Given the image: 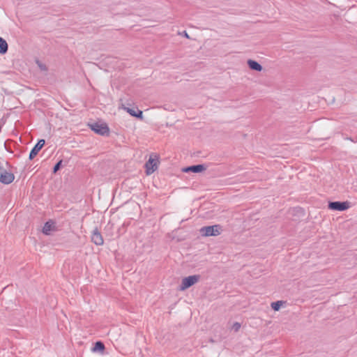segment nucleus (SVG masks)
<instances>
[{
	"instance_id": "f257e3e1",
	"label": "nucleus",
	"mask_w": 357,
	"mask_h": 357,
	"mask_svg": "<svg viewBox=\"0 0 357 357\" xmlns=\"http://www.w3.org/2000/svg\"><path fill=\"white\" fill-rule=\"evenodd\" d=\"M222 227L220 225L203 227L200 233L204 236H216L221 234Z\"/></svg>"
},
{
	"instance_id": "f03ea898",
	"label": "nucleus",
	"mask_w": 357,
	"mask_h": 357,
	"mask_svg": "<svg viewBox=\"0 0 357 357\" xmlns=\"http://www.w3.org/2000/svg\"><path fill=\"white\" fill-rule=\"evenodd\" d=\"M91 129L94 131L96 133L100 135H107L109 132V129L107 125L105 123H100L98 122L93 123L89 124Z\"/></svg>"
},
{
	"instance_id": "7ed1b4c3",
	"label": "nucleus",
	"mask_w": 357,
	"mask_h": 357,
	"mask_svg": "<svg viewBox=\"0 0 357 357\" xmlns=\"http://www.w3.org/2000/svg\"><path fill=\"white\" fill-rule=\"evenodd\" d=\"M200 279V275H193L188 277H185L182 280L181 284L180 286V290H185L195 283H197Z\"/></svg>"
},
{
	"instance_id": "20e7f679",
	"label": "nucleus",
	"mask_w": 357,
	"mask_h": 357,
	"mask_svg": "<svg viewBox=\"0 0 357 357\" xmlns=\"http://www.w3.org/2000/svg\"><path fill=\"white\" fill-rule=\"evenodd\" d=\"M15 178L13 174L8 172L7 170L0 167V182L4 184L11 183Z\"/></svg>"
},
{
	"instance_id": "39448f33",
	"label": "nucleus",
	"mask_w": 357,
	"mask_h": 357,
	"mask_svg": "<svg viewBox=\"0 0 357 357\" xmlns=\"http://www.w3.org/2000/svg\"><path fill=\"white\" fill-rule=\"evenodd\" d=\"M349 207V204L347 202H331L328 204V208L333 211H342Z\"/></svg>"
},
{
	"instance_id": "423d86ee",
	"label": "nucleus",
	"mask_w": 357,
	"mask_h": 357,
	"mask_svg": "<svg viewBox=\"0 0 357 357\" xmlns=\"http://www.w3.org/2000/svg\"><path fill=\"white\" fill-rule=\"evenodd\" d=\"M145 167H146V174L147 175L151 174L158 168V160L150 157L149 160L146 162Z\"/></svg>"
},
{
	"instance_id": "0eeeda50",
	"label": "nucleus",
	"mask_w": 357,
	"mask_h": 357,
	"mask_svg": "<svg viewBox=\"0 0 357 357\" xmlns=\"http://www.w3.org/2000/svg\"><path fill=\"white\" fill-rule=\"evenodd\" d=\"M91 241L96 245H102L104 243L103 238L97 227L92 231Z\"/></svg>"
},
{
	"instance_id": "6e6552de",
	"label": "nucleus",
	"mask_w": 357,
	"mask_h": 357,
	"mask_svg": "<svg viewBox=\"0 0 357 357\" xmlns=\"http://www.w3.org/2000/svg\"><path fill=\"white\" fill-rule=\"evenodd\" d=\"M45 142L44 139H40L38 140V143L33 146V148L31 149L29 158V160H33L38 153V152L40 151V149L43 147L45 145Z\"/></svg>"
},
{
	"instance_id": "1a4fd4ad",
	"label": "nucleus",
	"mask_w": 357,
	"mask_h": 357,
	"mask_svg": "<svg viewBox=\"0 0 357 357\" xmlns=\"http://www.w3.org/2000/svg\"><path fill=\"white\" fill-rule=\"evenodd\" d=\"M206 169V167L204 165H192L190 167H187L183 169L184 172H194V173H199Z\"/></svg>"
},
{
	"instance_id": "9d476101",
	"label": "nucleus",
	"mask_w": 357,
	"mask_h": 357,
	"mask_svg": "<svg viewBox=\"0 0 357 357\" xmlns=\"http://www.w3.org/2000/svg\"><path fill=\"white\" fill-rule=\"evenodd\" d=\"M248 65L251 70H256L258 72H260L262 70L261 65L254 60L249 59L248 61Z\"/></svg>"
},
{
	"instance_id": "9b49d317",
	"label": "nucleus",
	"mask_w": 357,
	"mask_h": 357,
	"mask_svg": "<svg viewBox=\"0 0 357 357\" xmlns=\"http://www.w3.org/2000/svg\"><path fill=\"white\" fill-rule=\"evenodd\" d=\"M123 109L127 111L132 116L142 118V112L141 110L137 109V111L134 109H130L129 107H124Z\"/></svg>"
},
{
	"instance_id": "f8f14e48",
	"label": "nucleus",
	"mask_w": 357,
	"mask_h": 357,
	"mask_svg": "<svg viewBox=\"0 0 357 357\" xmlns=\"http://www.w3.org/2000/svg\"><path fill=\"white\" fill-rule=\"evenodd\" d=\"M8 45L6 40L0 36V54H4L8 52Z\"/></svg>"
},
{
	"instance_id": "ddd939ff",
	"label": "nucleus",
	"mask_w": 357,
	"mask_h": 357,
	"mask_svg": "<svg viewBox=\"0 0 357 357\" xmlns=\"http://www.w3.org/2000/svg\"><path fill=\"white\" fill-rule=\"evenodd\" d=\"M286 303H287V301H278L276 302L271 303V306L272 309L274 310L275 311H278L280 310V308L282 306H283L284 305H285Z\"/></svg>"
},
{
	"instance_id": "4468645a",
	"label": "nucleus",
	"mask_w": 357,
	"mask_h": 357,
	"mask_svg": "<svg viewBox=\"0 0 357 357\" xmlns=\"http://www.w3.org/2000/svg\"><path fill=\"white\" fill-rule=\"evenodd\" d=\"M105 348V347L104 344L102 342L98 341L95 343L94 347L93 348V351H104Z\"/></svg>"
},
{
	"instance_id": "2eb2a0df",
	"label": "nucleus",
	"mask_w": 357,
	"mask_h": 357,
	"mask_svg": "<svg viewBox=\"0 0 357 357\" xmlns=\"http://www.w3.org/2000/svg\"><path fill=\"white\" fill-rule=\"evenodd\" d=\"M51 229H52V224L50 223L49 222H47L43 228V232L45 234H48L49 232L51 231Z\"/></svg>"
},
{
	"instance_id": "dca6fc26",
	"label": "nucleus",
	"mask_w": 357,
	"mask_h": 357,
	"mask_svg": "<svg viewBox=\"0 0 357 357\" xmlns=\"http://www.w3.org/2000/svg\"><path fill=\"white\" fill-rule=\"evenodd\" d=\"M62 164V160H59L53 168V173H56L61 168Z\"/></svg>"
},
{
	"instance_id": "f3484780",
	"label": "nucleus",
	"mask_w": 357,
	"mask_h": 357,
	"mask_svg": "<svg viewBox=\"0 0 357 357\" xmlns=\"http://www.w3.org/2000/svg\"><path fill=\"white\" fill-rule=\"evenodd\" d=\"M241 328V324L238 322H235L234 324H233V326H232V328L235 331H238Z\"/></svg>"
},
{
	"instance_id": "a211bd4d",
	"label": "nucleus",
	"mask_w": 357,
	"mask_h": 357,
	"mask_svg": "<svg viewBox=\"0 0 357 357\" xmlns=\"http://www.w3.org/2000/svg\"><path fill=\"white\" fill-rule=\"evenodd\" d=\"M39 66H40V68L41 69H43V70H45V69H46V68H45V66L43 67V66H42L41 65H39Z\"/></svg>"
},
{
	"instance_id": "6ab92c4d",
	"label": "nucleus",
	"mask_w": 357,
	"mask_h": 357,
	"mask_svg": "<svg viewBox=\"0 0 357 357\" xmlns=\"http://www.w3.org/2000/svg\"><path fill=\"white\" fill-rule=\"evenodd\" d=\"M184 33H185V36L186 38H189V36H188V33H186V31H184Z\"/></svg>"
}]
</instances>
